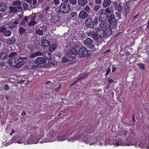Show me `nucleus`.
Listing matches in <instances>:
<instances>
[{
  "instance_id": "72a5a7b5",
  "label": "nucleus",
  "mask_w": 149,
  "mask_h": 149,
  "mask_svg": "<svg viewBox=\"0 0 149 149\" xmlns=\"http://www.w3.org/2000/svg\"><path fill=\"white\" fill-rule=\"evenodd\" d=\"M37 17V14L36 13L32 14L31 15L29 16L28 18H29L30 19L32 20H36Z\"/></svg>"
},
{
  "instance_id": "9b49d317",
  "label": "nucleus",
  "mask_w": 149,
  "mask_h": 149,
  "mask_svg": "<svg viewBox=\"0 0 149 149\" xmlns=\"http://www.w3.org/2000/svg\"><path fill=\"white\" fill-rule=\"evenodd\" d=\"M56 136V133L54 130H52L50 131L49 133V141L53 142L55 140V137Z\"/></svg>"
},
{
  "instance_id": "c85d7f7f",
  "label": "nucleus",
  "mask_w": 149,
  "mask_h": 149,
  "mask_svg": "<svg viewBox=\"0 0 149 149\" xmlns=\"http://www.w3.org/2000/svg\"><path fill=\"white\" fill-rule=\"evenodd\" d=\"M12 5L14 6H19L22 4V3L19 0H13L12 1Z\"/></svg>"
},
{
  "instance_id": "b1692460",
  "label": "nucleus",
  "mask_w": 149,
  "mask_h": 149,
  "mask_svg": "<svg viewBox=\"0 0 149 149\" xmlns=\"http://www.w3.org/2000/svg\"><path fill=\"white\" fill-rule=\"evenodd\" d=\"M42 54L40 52L38 51L31 54L30 56V57L31 58H32L37 56H42Z\"/></svg>"
},
{
  "instance_id": "7ed1b4c3",
  "label": "nucleus",
  "mask_w": 149,
  "mask_h": 149,
  "mask_svg": "<svg viewBox=\"0 0 149 149\" xmlns=\"http://www.w3.org/2000/svg\"><path fill=\"white\" fill-rule=\"evenodd\" d=\"M61 7V10L62 13H68L71 11L69 5L66 3H62L60 5Z\"/></svg>"
},
{
  "instance_id": "9d476101",
  "label": "nucleus",
  "mask_w": 149,
  "mask_h": 149,
  "mask_svg": "<svg viewBox=\"0 0 149 149\" xmlns=\"http://www.w3.org/2000/svg\"><path fill=\"white\" fill-rule=\"evenodd\" d=\"M109 18V15L105 13H101L98 17L100 21H106Z\"/></svg>"
},
{
  "instance_id": "de8ad7c7",
  "label": "nucleus",
  "mask_w": 149,
  "mask_h": 149,
  "mask_svg": "<svg viewBox=\"0 0 149 149\" xmlns=\"http://www.w3.org/2000/svg\"><path fill=\"white\" fill-rule=\"evenodd\" d=\"M5 29H7V27L5 25L0 26V33H3Z\"/></svg>"
},
{
  "instance_id": "a18cd8bd",
  "label": "nucleus",
  "mask_w": 149,
  "mask_h": 149,
  "mask_svg": "<svg viewBox=\"0 0 149 149\" xmlns=\"http://www.w3.org/2000/svg\"><path fill=\"white\" fill-rule=\"evenodd\" d=\"M22 6L24 8V9L25 11L26 10L29 8L28 5L26 3L24 2L22 3Z\"/></svg>"
},
{
  "instance_id": "f03ea898",
  "label": "nucleus",
  "mask_w": 149,
  "mask_h": 149,
  "mask_svg": "<svg viewBox=\"0 0 149 149\" xmlns=\"http://www.w3.org/2000/svg\"><path fill=\"white\" fill-rule=\"evenodd\" d=\"M93 40L90 38L86 39L84 42V45L89 49H93L95 47L93 44Z\"/></svg>"
},
{
  "instance_id": "a19ab883",
  "label": "nucleus",
  "mask_w": 149,
  "mask_h": 149,
  "mask_svg": "<svg viewBox=\"0 0 149 149\" xmlns=\"http://www.w3.org/2000/svg\"><path fill=\"white\" fill-rule=\"evenodd\" d=\"M38 132L37 131L35 130L33 133H32L31 135L33 137H35V139H36V137L38 136Z\"/></svg>"
},
{
  "instance_id": "49530a36",
  "label": "nucleus",
  "mask_w": 149,
  "mask_h": 149,
  "mask_svg": "<svg viewBox=\"0 0 149 149\" xmlns=\"http://www.w3.org/2000/svg\"><path fill=\"white\" fill-rule=\"evenodd\" d=\"M100 5H95L93 8V10L94 12H96L100 8Z\"/></svg>"
},
{
  "instance_id": "5fc2aeb1",
  "label": "nucleus",
  "mask_w": 149,
  "mask_h": 149,
  "mask_svg": "<svg viewBox=\"0 0 149 149\" xmlns=\"http://www.w3.org/2000/svg\"><path fill=\"white\" fill-rule=\"evenodd\" d=\"M69 61H70V60L66 57H63L62 60V62L63 63L68 62Z\"/></svg>"
},
{
  "instance_id": "c756f323",
  "label": "nucleus",
  "mask_w": 149,
  "mask_h": 149,
  "mask_svg": "<svg viewBox=\"0 0 149 149\" xmlns=\"http://www.w3.org/2000/svg\"><path fill=\"white\" fill-rule=\"evenodd\" d=\"M115 15L113 14H110V15H109V18L108 19V22H110L111 21H113L115 19Z\"/></svg>"
},
{
  "instance_id": "4468645a",
  "label": "nucleus",
  "mask_w": 149,
  "mask_h": 149,
  "mask_svg": "<svg viewBox=\"0 0 149 149\" xmlns=\"http://www.w3.org/2000/svg\"><path fill=\"white\" fill-rule=\"evenodd\" d=\"M43 57L49 60H52V59L51 53L48 51H45L42 54Z\"/></svg>"
},
{
  "instance_id": "58836bf2",
  "label": "nucleus",
  "mask_w": 149,
  "mask_h": 149,
  "mask_svg": "<svg viewBox=\"0 0 149 149\" xmlns=\"http://www.w3.org/2000/svg\"><path fill=\"white\" fill-rule=\"evenodd\" d=\"M86 75H85L84 76H81L80 77L78 78L77 80L74 82L71 85V86H73L74 84H75L78 81L81 80V79H83L84 77H86Z\"/></svg>"
},
{
  "instance_id": "6e6552de",
  "label": "nucleus",
  "mask_w": 149,
  "mask_h": 149,
  "mask_svg": "<svg viewBox=\"0 0 149 149\" xmlns=\"http://www.w3.org/2000/svg\"><path fill=\"white\" fill-rule=\"evenodd\" d=\"M101 22H102L100 24V28H102L104 29V30H107L109 31L112 32V31L111 29L109 28V25L108 24L107 22H106V21Z\"/></svg>"
},
{
  "instance_id": "5701e85b",
  "label": "nucleus",
  "mask_w": 149,
  "mask_h": 149,
  "mask_svg": "<svg viewBox=\"0 0 149 149\" xmlns=\"http://www.w3.org/2000/svg\"><path fill=\"white\" fill-rule=\"evenodd\" d=\"M49 43L50 42L47 40H41V44L45 47H46L48 46Z\"/></svg>"
},
{
  "instance_id": "a211bd4d",
  "label": "nucleus",
  "mask_w": 149,
  "mask_h": 149,
  "mask_svg": "<svg viewBox=\"0 0 149 149\" xmlns=\"http://www.w3.org/2000/svg\"><path fill=\"white\" fill-rule=\"evenodd\" d=\"M88 15L85 11L82 10L81 11L79 14V16L81 18L84 19L87 17Z\"/></svg>"
},
{
  "instance_id": "69168bd1",
  "label": "nucleus",
  "mask_w": 149,
  "mask_h": 149,
  "mask_svg": "<svg viewBox=\"0 0 149 149\" xmlns=\"http://www.w3.org/2000/svg\"><path fill=\"white\" fill-rule=\"evenodd\" d=\"M29 18H28V17H25L24 19H23L25 21L27 22L29 19Z\"/></svg>"
},
{
  "instance_id": "680f3d73",
  "label": "nucleus",
  "mask_w": 149,
  "mask_h": 149,
  "mask_svg": "<svg viewBox=\"0 0 149 149\" xmlns=\"http://www.w3.org/2000/svg\"><path fill=\"white\" fill-rule=\"evenodd\" d=\"M3 88L5 91H7L9 89V87L8 85H5Z\"/></svg>"
},
{
  "instance_id": "39448f33",
  "label": "nucleus",
  "mask_w": 149,
  "mask_h": 149,
  "mask_svg": "<svg viewBox=\"0 0 149 149\" xmlns=\"http://www.w3.org/2000/svg\"><path fill=\"white\" fill-rule=\"evenodd\" d=\"M88 36L91 37L94 40L98 41L99 40V38L98 37L96 32L93 31H90L86 33Z\"/></svg>"
},
{
  "instance_id": "bf43d9fd",
  "label": "nucleus",
  "mask_w": 149,
  "mask_h": 149,
  "mask_svg": "<svg viewBox=\"0 0 149 149\" xmlns=\"http://www.w3.org/2000/svg\"><path fill=\"white\" fill-rule=\"evenodd\" d=\"M60 2L58 0H54V3L55 5H57L59 4Z\"/></svg>"
},
{
  "instance_id": "f257e3e1",
  "label": "nucleus",
  "mask_w": 149,
  "mask_h": 149,
  "mask_svg": "<svg viewBox=\"0 0 149 149\" xmlns=\"http://www.w3.org/2000/svg\"><path fill=\"white\" fill-rule=\"evenodd\" d=\"M98 37L101 38H106L111 35L112 32L107 30H104L102 28H98L96 30Z\"/></svg>"
},
{
  "instance_id": "052dcab7",
  "label": "nucleus",
  "mask_w": 149,
  "mask_h": 149,
  "mask_svg": "<svg viewBox=\"0 0 149 149\" xmlns=\"http://www.w3.org/2000/svg\"><path fill=\"white\" fill-rule=\"evenodd\" d=\"M19 58L20 60H25L26 61L28 59V58L26 57H19Z\"/></svg>"
},
{
  "instance_id": "338daca9",
  "label": "nucleus",
  "mask_w": 149,
  "mask_h": 149,
  "mask_svg": "<svg viewBox=\"0 0 149 149\" xmlns=\"http://www.w3.org/2000/svg\"><path fill=\"white\" fill-rule=\"evenodd\" d=\"M132 118L133 122L134 123L135 122V121H136L135 118V116H134V114H133L132 115Z\"/></svg>"
},
{
  "instance_id": "e2e57ef3",
  "label": "nucleus",
  "mask_w": 149,
  "mask_h": 149,
  "mask_svg": "<svg viewBox=\"0 0 149 149\" xmlns=\"http://www.w3.org/2000/svg\"><path fill=\"white\" fill-rule=\"evenodd\" d=\"M101 0H95V2L97 4H100L101 3Z\"/></svg>"
},
{
  "instance_id": "ddd939ff",
  "label": "nucleus",
  "mask_w": 149,
  "mask_h": 149,
  "mask_svg": "<svg viewBox=\"0 0 149 149\" xmlns=\"http://www.w3.org/2000/svg\"><path fill=\"white\" fill-rule=\"evenodd\" d=\"M7 53L9 54L8 55V57L11 58L14 57V56L16 55L17 54V52H15L14 49H13L11 47H9L8 49Z\"/></svg>"
},
{
  "instance_id": "79ce46f5",
  "label": "nucleus",
  "mask_w": 149,
  "mask_h": 149,
  "mask_svg": "<svg viewBox=\"0 0 149 149\" xmlns=\"http://www.w3.org/2000/svg\"><path fill=\"white\" fill-rule=\"evenodd\" d=\"M56 47V44H53L50 46L49 48V50L51 52H53L54 51Z\"/></svg>"
},
{
  "instance_id": "bb28decb",
  "label": "nucleus",
  "mask_w": 149,
  "mask_h": 149,
  "mask_svg": "<svg viewBox=\"0 0 149 149\" xmlns=\"http://www.w3.org/2000/svg\"><path fill=\"white\" fill-rule=\"evenodd\" d=\"M130 9V5L126 3L124 4L123 10H124L126 11V13H129Z\"/></svg>"
},
{
  "instance_id": "20e7f679",
  "label": "nucleus",
  "mask_w": 149,
  "mask_h": 149,
  "mask_svg": "<svg viewBox=\"0 0 149 149\" xmlns=\"http://www.w3.org/2000/svg\"><path fill=\"white\" fill-rule=\"evenodd\" d=\"M88 53V50L86 48L82 47L79 50V56L81 58L84 57L87 55Z\"/></svg>"
},
{
  "instance_id": "ea45409f",
  "label": "nucleus",
  "mask_w": 149,
  "mask_h": 149,
  "mask_svg": "<svg viewBox=\"0 0 149 149\" xmlns=\"http://www.w3.org/2000/svg\"><path fill=\"white\" fill-rule=\"evenodd\" d=\"M104 11L105 13L109 15L110 14H111L113 13V11L111 9V8H108L104 10Z\"/></svg>"
},
{
  "instance_id": "7c9ffc66",
  "label": "nucleus",
  "mask_w": 149,
  "mask_h": 149,
  "mask_svg": "<svg viewBox=\"0 0 149 149\" xmlns=\"http://www.w3.org/2000/svg\"><path fill=\"white\" fill-rule=\"evenodd\" d=\"M87 0H78V4L81 6L85 5L87 3Z\"/></svg>"
},
{
  "instance_id": "c9c22d12",
  "label": "nucleus",
  "mask_w": 149,
  "mask_h": 149,
  "mask_svg": "<svg viewBox=\"0 0 149 149\" xmlns=\"http://www.w3.org/2000/svg\"><path fill=\"white\" fill-rule=\"evenodd\" d=\"M92 10V9L88 5H86L84 8V11L88 13L91 12Z\"/></svg>"
},
{
  "instance_id": "2eb2a0df",
  "label": "nucleus",
  "mask_w": 149,
  "mask_h": 149,
  "mask_svg": "<svg viewBox=\"0 0 149 149\" xmlns=\"http://www.w3.org/2000/svg\"><path fill=\"white\" fill-rule=\"evenodd\" d=\"M16 40V38L14 36L8 38L6 40V42L7 44L12 45L14 43Z\"/></svg>"
},
{
  "instance_id": "4d7b16f0",
  "label": "nucleus",
  "mask_w": 149,
  "mask_h": 149,
  "mask_svg": "<svg viewBox=\"0 0 149 149\" xmlns=\"http://www.w3.org/2000/svg\"><path fill=\"white\" fill-rule=\"evenodd\" d=\"M138 65L141 69H142L143 70H144L145 69L144 65L143 64L141 63H139Z\"/></svg>"
},
{
  "instance_id": "4be33fe9",
  "label": "nucleus",
  "mask_w": 149,
  "mask_h": 149,
  "mask_svg": "<svg viewBox=\"0 0 149 149\" xmlns=\"http://www.w3.org/2000/svg\"><path fill=\"white\" fill-rule=\"evenodd\" d=\"M127 131L125 130V129H123V130H121L118 133V136H123L124 137H125L126 136V135L127 134Z\"/></svg>"
},
{
  "instance_id": "864d4df0",
  "label": "nucleus",
  "mask_w": 149,
  "mask_h": 149,
  "mask_svg": "<svg viewBox=\"0 0 149 149\" xmlns=\"http://www.w3.org/2000/svg\"><path fill=\"white\" fill-rule=\"evenodd\" d=\"M93 24H94L96 25L98 23V17H95L93 20Z\"/></svg>"
},
{
  "instance_id": "dca6fc26",
  "label": "nucleus",
  "mask_w": 149,
  "mask_h": 149,
  "mask_svg": "<svg viewBox=\"0 0 149 149\" xmlns=\"http://www.w3.org/2000/svg\"><path fill=\"white\" fill-rule=\"evenodd\" d=\"M8 54L7 52L3 51L0 52V59L1 60H6L8 58Z\"/></svg>"
},
{
  "instance_id": "aec40b11",
  "label": "nucleus",
  "mask_w": 149,
  "mask_h": 149,
  "mask_svg": "<svg viewBox=\"0 0 149 149\" xmlns=\"http://www.w3.org/2000/svg\"><path fill=\"white\" fill-rule=\"evenodd\" d=\"M7 8V6L4 3H0V12H3L5 11Z\"/></svg>"
},
{
  "instance_id": "37998d69",
  "label": "nucleus",
  "mask_w": 149,
  "mask_h": 149,
  "mask_svg": "<svg viewBox=\"0 0 149 149\" xmlns=\"http://www.w3.org/2000/svg\"><path fill=\"white\" fill-rule=\"evenodd\" d=\"M37 22H36L34 20H30V22H29V25L30 26H34L37 23Z\"/></svg>"
},
{
  "instance_id": "603ef678",
  "label": "nucleus",
  "mask_w": 149,
  "mask_h": 149,
  "mask_svg": "<svg viewBox=\"0 0 149 149\" xmlns=\"http://www.w3.org/2000/svg\"><path fill=\"white\" fill-rule=\"evenodd\" d=\"M122 10L121 4L119 3L117 6V10L119 12H120Z\"/></svg>"
},
{
  "instance_id": "a878e982",
  "label": "nucleus",
  "mask_w": 149,
  "mask_h": 149,
  "mask_svg": "<svg viewBox=\"0 0 149 149\" xmlns=\"http://www.w3.org/2000/svg\"><path fill=\"white\" fill-rule=\"evenodd\" d=\"M111 3V0H104L103 3V6L104 8H106L109 6Z\"/></svg>"
},
{
  "instance_id": "f8f14e48",
  "label": "nucleus",
  "mask_w": 149,
  "mask_h": 149,
  "mask_svg": "<svg viewBox=\"0 0 149 149\" xmlns=\"http://www.w3.org/2000/svg\"><path fill=\"white\" fill-rule=\"evenodd\" d=\"M22 8L20 6H17L15 7L11 6L9 8V12L10 13L15 14L17 12V10H22Z\"/></svg>"
},
{
  "instance_id": "c03bdc74",
  "label": "nucleus",
  "mask_w": 149,
  "mask_h": 149,
  "mask_svg": "<svg viewBox=\"0 0 149 149\" xmlns=\"http://www.w3.org/2000/svg\"><path fill=\"white\" fill-rule=\"evenodd\" d=\"M38 19L39 20L42 19L43 20H45V19L47 17L45 16L44 17V16L42 14H40L38 16Z\"/></svg>"
},
{
  "instance_id": "13d9d810",
  "label": "nucleus",
  "mask_w": 149,
  "mask_h": 149,
  "mask_svg": "<svg viewBox=\"0 0 149 149\" xmlns=\"http://www.w3.org/2000/svg\"><path fill=\"white\" fill-rule=\"evenodd\" d=\"M113 144L114 145H116L117 146H118L120 144L118 141L116 140H114L113 141Z\"/></svg>"
},
{
  "instance_id": "3c124183",
  "label": "nucleus",
  "mask_w": 149,
  "mask_h": 149,
  "mask_svg": "<svg viewBox=\"0 0 149 149\" xmlns=\"http://www.w3.org/2000/svg\"><path fill=\"white\" fill-rule=\"evenodd\" d=\"M61 135H60L59 136V138L58 139V141H64L65 139V136H63V137L61 138Z\"/></svg>"
},
{
  "instance_id": "423d86ee",
  "label": "nucleus",
  "mask_w": 149,
  "mask_h": 149,
  "mask_svg": "<svg viewBox=\"0 0 149 149\" xmlns=\"http://www.w3.org/2000/svg\"><path fill=\"white\" fill-rule=\"evenodd\" d=\"M19 62V59L16 57H12L9 60V64L10 66L16 68V66Z\"/></svg>"
},
{
  "instance_id": "4c0bfd02",
  "label": "nucleus",
  "mask_w": 149,
  "mask_h": 149,
  "mask_svg": "<svg viewBox=\"0 0 149 149\" xmlns=\"http://www.w3.org/2000/svg\"><path fill=\"white\" fill-rule=\"evenodd\" d=\"M35 33L38 35L42 36L43 34V31L41 29H36Z\"/></svg>"
},
{
  "instance_id": "6e6d98bb",
  "label": "nucleus",
  "mask_w": 149,
  "mask_h": 149,
  "mask_svg": "<svg viewBox=\"0 0 149 149\" xmlns=\"http://www.w3.org/2000/svg\"><path fill=\"white\" fill-rule=\"evenodd\" d=\"M70 14L71 17H75L77 15L76 13L73 11L71 12L70 13Z\"/></svg>"
},
{
  "instance_id": "774afa93",
  "label": "nucleus",
  "mask_w": 149,
  "mask_h": 149,
  "mask_svg": "<svg viewBox=\"0 0 149 149\" xmlns=\"http://www.w3.org/2000/svg\"><path fill=\"white\" fill-rule=\"evenodd\" d=\"M16 26L17 25H10V28L12 29L13 28H15L16 27Z\"/></svg>"
},
{
  "instance_id": "473e14b6",
  "label": "nucleus",
  "mask_w": 149,
  "mask_h": 149,
  "mask_svg": "<svg viewBox=\"0 0 149 149\" xmlns=\"http://www.w3.org/2000/svg\"><path fill=\"white\" fill-rule=\"evenodd\" d=\"M107 80L108 81V82L106 88L107 89L109 88V87L111 85V83L113 82V80L111 78L108 79Z\"/></svg>"
},
{
  "instance_id": "2f4dec72",
  "label": "nucleus",
  "mask_w": 149,
  "mask_h": 149,
  "mask_svg": "<svg viewBox=\"0 0 149 149\" xmlns=\"http://www.w3.org/2000/svg\"><path fill=\"white\" fill-rule=\"evenodd\" d=\"M52 9L51 7L47 6L45 9V11L48 14L51 13Z\"/></svg>"
},
{
  "instance_id": "0eeeda50",
  "label": "nucleus",
  "mask_w": 149,
  "mask_h": 149,
  "mask_svg": "<svg viewBox=\"0 0 149 149\" xmlns=\"http://www.w3.org/2000/svg\"><path fill=\"white\" fill-rule=\"evenodd\" d=\"M85 24L88 27L91 28L94 27L93 22L92 18L91 17L87 18L85 21Z\"/></svg>"
},
{
  "instance_id": "cd10ccee",
  "label": "nucleus",
  "mask_w": 149,
  "mask_h": 149,
  "mask_svg": "<svg viewBox=\"0 0 149 149\" xmlns=\"http://www.w3.org/2000/svg\"><path fill=\"white\" fill-rule=\"evenodd\" d=\"M3 34L5 36L9 37L10 36L11 34V32L9 30L5 29Z\"/></svg>"
},
{
  "instance_id": "09e8293b",
  "label": "nucleus",
  "mask_w": 149,
  "mask_h": 149,
  "mask_svg": "<svg viewBox=\"0 0 149 149\" xmlns=\"http://www.w3.org/2000/svg\"><path fill=\"white\" fill-rule=\"evenodd\" d=\"M40 67L41 65H39L38 64H37V65L34 64L32 65V68L33 69H35L40 68Z\"/></svg>"
},
{
  "instance_id": "0e129e2a",
  "label": "nucleus",
  "mask_w": 149,
  "mask_h": 149,
  "mask_svg": "<svg viewBox=\"0 0 149 149\" xmlns=\"http://www.w3.org/2000/svg\"><path fill=\"white\" fill-rule=\"evenodd\" d=\"M122 13L123 14V15L125 16L128 13H126L125 10L122 9Z\"/></svg>"
},
{
  "instance_id": "6ab92c4d",
  "label": "nucleus",
  "mask_w": 149,
  "mask_h": 149,
  "mask_svg": "<svg viewBox=\"0 0 149 149\" xmlns=\"http://www.w3.org/2000/svg\"><path fill=\"white\" fill-rule=\"evenodd\" d=\"M60 19V17L58 15H55L52 16L51 19V22L52 23H55L58 22Z\"/></svg>"
},
{
  "instance_id": "8fccbe9b",
  "label": "nucleus",
  "mask_w": 149,
  "mask_h": 149,
  "mask_svg": "<svg viewBox=\"0 0 149 149\" xmlns=\"http://www.w3.org/2000/svg\"><path fill=\"white\" fill-rule=\"evenodd\" d=\"M23 65V64L22 63V62L21 61H19V63H18V64H17L16 68H19L20 67H22V66Z\"/></svg>"
},
{
  "instance_id": "e433bc0d",
  "label": "nucleus",
  "mask_w": 149,
  "mask_h": 149,
  "mask_svg": "<svg viewBox=\"0 0 149 149\" xmlns=\"http://www.w3.org/2000/svg\"><path fill=\"white\" fill-rule=\"evenodd\" d=\"M70 53L72 54L73 55H76L78 53V51L74 48H72L70 51Z\"/></svg>"
},
{
  "instance_id": "f3484780",
  "label": "nucleus",
  "mask_w": 149,
  "mask_h": 149,
  "mask_svg": "<svg viewBox=\"0 0 149 149\" xmlns=\"http://www.w3.org/2000/svg\"><path fill=\"white\" fill-rule=\"evenodd\" d=\"M117 21L118 20L115 19L113 21L109 22V28L111 29V28L113 29L116 27L117 25Z\"/></svg>"
},
{
  "instance_id": "393cba45",
  "label": "nucleus",
  "mask_w": 149,
  "mask_h": 149,
  "mask_svg": "<svg viewBox=\"0 0 149 149\" xmlns=\"http://www.w3.org/2000/svg\"><path fill=\"white\" fill-rule=\"evenodd\" d=\"M88 143L90 145H94L96 143V141L94 137H90L88 140Z\"/></svg>"
},
{
  "instance_id": "412c9836",
  "label": "nucleus",
  "mask_w": 149,
  "mask_h": 149,
  "mask_svg": "<svg viewBox=\"0 0 149 149\" xmlns=\"http://www.w3.org/2000/svg\"><path fill=\"white\" fill-rule=\"evenodd\" d=\"M36 139L35 137H33L31 135L29 138H28L27 140V143L28 144H33L36 143L35 141Z\"/></svg>"
},
{
  "instance_id": "f704fd0d",
  "label": "nucleus",
  "mask_w": 149,
  "mask_h": 149,
  "mask_svg": "<svg viewBox=\"0 0 149 149\" xmlns=\"http://www.w3.org/2000/svg\"><path fill=\"white\" fill-rule=\"evenodd\" d=\"M26 29L22 27H20L19 30V31L21 35H22L26 31Z\"/></svg>"
},
{
  "instance_id": "1a4fd4ad",
  "label": "nucleus",
  "mask_w": 149,
  "mask_h": 149,
  "mask_svg": "<svg viewBox=\"0 0 149 149\" xmlns=\"http://www.w3.org/2000/svg\"><path fill=\"white\" fill-rule=\"evenodd\" d=\"M47 62V61L45 58L42 57H38L34 61V63L39 65L44 64Z\"/></svg>"
}]
</instances>
